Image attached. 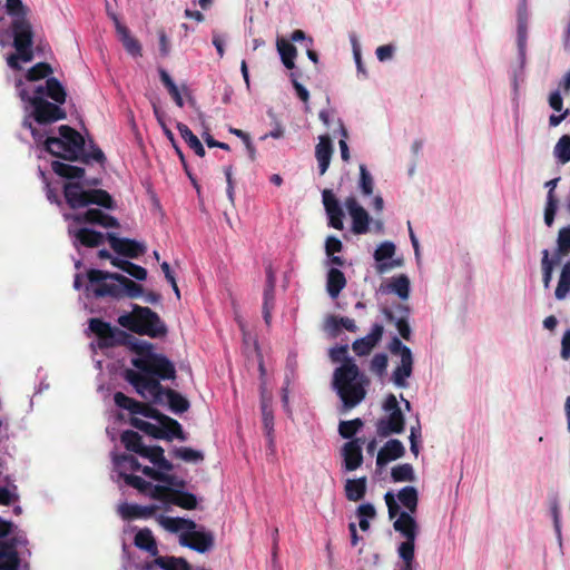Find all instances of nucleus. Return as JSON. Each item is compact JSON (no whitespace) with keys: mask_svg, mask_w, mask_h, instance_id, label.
Wrapping results in <instances>:
<instances>
[{"mask_svg":"<svg viewBox=\"0 0 570 570\" xmlns=\"http://www.w3.org/2000/svg\"><path fill=\"white\" fill-rule=\"evenodd\" d=\"M32 106V118L40 125H48L66 119L67 112L58 104L49 102L42 96L33 95L29 99Z\"/></svg>","mask_w":570,"mask_h":570,"instance_id":"9b49d317","label":"nucleus"},{"mask_svg":"<svg viewBox=\"0 0 570 570\" xmlns=\"http://www.w3.org/2000/svg\"><path fill=\"white\" fill-rule=\"evenodd\" d=\"M13 47L22 61L29 62L33 59V31L29 20H12Z\"/></svg>","mask_w":570,"mask_h":570,"instance_id":"9d476101","label":"nucleus"},{"mask_svg":"<svg viewBox=\"0 0 570 570\" xmlns=\"http://www.w3.org/2000/svg\"><path fill=\"white\" fill-rule=\"evenodd\" d=\"M114 402L118 407L127 410L131 414H136L138 405H139V401L127 396L122 392H116L114 394Z\"/></svg>","mask_w":570,"mask_h":570,"instance_id":"6e6d98bb","label":"nucleus"},{"mask_svg":"<svg viewBox=\"0 0 570 570\" xmlns=\"http://www.w3.org/2000/svg\"><path fill=\"white\" fill-rule=\"evenodd\" d=\"M323 204L328 217V226L342 230L344 228V212L338 200L331 189H324L322 193Z\"/></svg>","mask_w":570,"mask_h":570,"instance_id":"2eb2a0df","label":"nucleus"},{"mask_svg":"<svg viewBox=\"0 0 570 570\" xmlns=\"http://www.w3.org/2000/svg\"><path fill=\"white\" fill-rule=\"evenodd\" d=\"M114 462L117 466L121 468L125 466L128 468L131 471H140L141 464L139 461L130 454H120L115 456Z\"/></svg>","mask_w":570,"mask_h":570,"instance_id":"0e129e2a","label":"nucleus"},{"mask_svg":"<svg viewBox=\"0 0 570 570\" xmlns=\"http://www.w3.org/2000/svg\"><path fill=\"white\" fill-rule=\"evenodd\" d=\"M73 237L80 245L89 248L98 247L105 240V235L102 233L87 227H82L73 232Z\"/></svg>","mask_w":570,"mask_h":570,"instance_id":"c85d7f7f","label":"nucleus"},{"mask_svg":"<svg viewBox=\"0 0 570 570\" xmlns=\"http://www.w3.org/2000/svg\"><path fill=\"white\" fill-rule=\"evenodd\" d=\"M139 455L148 459L163 471H171L174 468L171 462L165 458L164 449L160 445L145 446Z\"/></svg>","mask_w":570,"mask_h":570,"instance_id":"bb28decb","label":"nucleus"},{"mask_svg":"<svg viewBox=\"0 0 570 570\" xmlns=\"http://www.w3.org/2000/svg\"><path fill=\"white\" fill-rule=\"evenodd\" d=\"M87 277L90 284H97L94 289L96 297L138 298L144 294V288L140 284L119 273L90 269L87 273Z\"/></svg>","mask_w":570,"mask_h":570,"instance_id":"20e7f679","label":"nucleus"},{"mask_svg":"<svg viewBox=\"0 0 570 570\" xmlns=\"http://www.w3.org/2000/svg\"><path fill=\"white\" fill-rule=\"evenodd\" d=\"M111 265L114 267H117L121 269L122 272L129 274L131 277H134L137 281H145L147 278V271L146 268L134 264L127 259L121 258H111Z\"/></svg>","mask_w":570,"mask_h":570,"instance_id":"f704fd0d","label":"nucleus"},{"mask_svg":"<svg viewBox=\"0 0 570 570\" xmlns=\"http://www.w3.org/2000/svg\"><path fill=\"white\" fill-rule=\"evenodd\" d=\"M159 76H160V80H161L163 85L168 90V94L170 95V97L173 98L175 104L179 108L184 107V100H183V97H181L180 89L174 82V80L171 79L169 73L165 69H159Z\"/></svg>","mask_w":570,"mask_h":570,"instance_id":"37998d69","label":"nucleus"},{"mask_svg":"<svg viewBox=\"0 0 570 570\" xmlns=\"http://www.w3.org/2000/svg\"><path fill=\"white\" fill-rule=\"evenodd\" d=\"M106 238L112 250L125 257L138 258L147 250L144 243L130 238H121L114 233H108Z\"/></svg>","mask_w":570,"mask_h":570,"instance_id":"f8f14e48","label":"nucleus"},{"mask_svg":"<svg viewBox=\"0 0 570 570\" xmlns=\"http://www.w3.org/2000/svg\"><path fill=\"white\" fill-rule=\"evenodd\" d=\"M384 332V327L382 324L375 323L372 326L371 332L356 341L353 342L352 348L358 356H365L370 354L373 347L381 341Z\"/></svg>","mask_w":570,"mask_h":570,"instance_id":"6ab92c4d","label":"nucleus"},{"mask_svg":"<svg viewBox=\"0 0 570 570\" xmlns=\"http://www.w3.org/2000/svg\"><path fill=\"white\" fill-rule=\"evenodd\" d=\"M557 245L556 256L559 261L562 256H567L570 253V226L562 227L559 230Z\"/></svg>","mask_w":570,"mask_h":570,"instance_id":"8fccbe9b","label":"nucleus"},{"mask_svg":"<svg viewBox=\"0 0 570 570\" xmlns=\"http://www.w3.org/2000/svg\"><path fill=\"white\" fill-rule=\"evenodd\" d=\"M360 188L363 195H371L374 188V180L365 165L360 166Z\"/></svg>","mask_w":570,"mask_h":570,"instance_id":"680f3d73","label":"nucleus"},{"mask_svg":"<svg viewBox=\"0 0 570 570\" xmlns=\"http://www.w3.org/2000/svg\"><path fill=\"white\" fill-rule=\"evenodd\" d=\"M116 30L126 51L134 57H140L141 46L139 41L130 35L129 29L119 21H116Z\"/></svg>","mask_w":570,"mask_h":570,"instance_id":"c756f323","label":"nucleus"},{"mask_svg":"<svg viewBox=\"0 0 570 570\" xmlns=\"http://www.w3.org/2000/svg\"><path fill=\"white\" fill-rule=\"evenodd\" d=\"M384 500L389 518L394 519L399 515L393 523L394 530L405 539L397 547V554L402 560L400 570H415V541L419 533V524L406 511H400V505L396 503L392 492H386Z\"/></svg>","mask_w":570,"mask_h":570,"instance_id":"f03ea898","label":"nucleus"},{"mask_svg":"<svg viewBox=\"0 0 570 570\" xmlns=\"http://www.w3.org/2000/svg\"><path fill=\"white\" fill-rule=\"evenodd\" d=\"M405 419L401 410L393 411L387 417H382L376 423V432L381 438L391 434H400L404 431Z\"/></svg>","mask_w":570,"mask_h":570,"instance_id":"f3484780","label":"nucleus"},{"mask_svg":"<svg viewBox=\"0 0 570 570\" xmlns=\"http://www.w3.org/2000/svg\"><path fill=\"white\" fill-rule=\"evenodd\" d=\"M157 505H138L130 503H122L118 507V513L124 520H132V519H141L151 517L156 510Z\"/></svg>","mask_w":570,"mask_h":570,"instance_id":"393cba45","label":"nucleus"},{"mask_svg":"<svg viewBox=\"0 0 570 570\" xmlns=\"http://www.w3.org/2000/svg\"><path fill=\"white\" fill-rule=\"evenodd\" d=\"M179 543L183 547L204 553L213 548L214 535L206 531H186L180 534Z\"/></svg>","mask_w":570,"mask_h":570,"instance_id":"ddd939ff","label":"nucleus"},{"mask_svg":"<svg viewBox=\"0 0 570 570\" xmlns=\"http://www.w3.org/2000/svg\"><path fill=\"white\" fill-rule=\"evenodd\" d=\"M363 424V421L358 417L351 421H342L338 425V432L342 438L352 439Z\"/></svg>","mask_w":570,"mask_h":570,"instance_id":"5fc2aeb1","label":"nucleus"},{"mask_svg":"<svg viewBox=\"0 0 570 570\" xmlns=\"http://www.w3.org/2000/svg\"><path fill=\"white\" fill-rule=\"evenodd\" d=\"M387 355L384 353L375 354L371 361L370 370L379 376H383L387 367Z\"/></svg>","mask_w":570,"mask_h":570,"instance_id":"e2e57ef3","label":"nucleus"},{"mask_svg":"<svg viewBox=\"0 0 570 570\" xmlns=\"http://www.w3.org/2000/svg\"><path fill=\"white\" fill-rule=\"evenodd\" d=\"M570 291V261L567 262L561 271L558 286L556 288V297L563 299Z\"/></svg>","mask_w":570,"mask_h":570,"instance_id":"c03bdc74","label":"nucleus"},{"mask_svg":"<svg viewBox=\"0 0 570 570\" xmlns=\"http://www.w3.org/2000/svg\"><path fill=\"white\" fill-rule=\"evenodd\" d=\"M362 440L353 439L342 448L344 469L348 472L355 471L363 463Z\"/></svg>","mask_w":570,"mask_h":570,"instance_id":"a211bd4d","label":"nucleus"},{"mask_svg":"<svg viewBox=\"0 0 570 570\" xmlns=\"http://www.w3.org/2000/svg\"><path fill=\"white\" fill-rule=\"evenodd\" d=\"M120 441L128 451L137 454H140L146 446L142 443L141 435L132 430L124 431L120 435Z\"/></svg>","mask_w":570,"mask_h":570,"instance_id":"58836bf2","label":"nucleus"},{"mask_svg":"<svg viewBox=\"0 0 570 570\" xmlns=\"http://www.w3.org/2000/svg\"><path fill=\"white\" fill-rule=\"evenodd\" d=\"M154 564L163 570H189L190 566L184 558L177 557H157Z\"/></svg>","mask_w":570,"mask_h":570,"instance_id":"ea45409f","label":"nucleus"},{"mask_svg":"<svg viewBox=\"0 0 570 570\" xmlns=\"http://www.w3.org/2000/svg\"><path fill=\"white\" fill-rule=\"evenodd\" d=\"M169 503L186 510H193L197 507V498L190 492L174 489Z\"/></svg>","mask_w":570,"mask_h":570,"instance_id":"a19ab883","label":"nucleus"},{"mask_svg":"<svg viewBox=\"0 0 570 570\" xmlns=\"http://www.w3.org/2000/svg\"><path fill=\"white\" fill-rule=\"evenodd\" d=\"M366 493V478L348 479L345 483V495L350 501H360Z\"/></svg>","mask_w":570,"mask_h":570,"instance_id":"473e14b6","label":"nucleus"},{"mask_svg":"<svg viewBox=\"0 0 570 570\" xmlns=\"http://www.w3.org/2000/svg\"><path fill=\"white\" fill-rule=\"evenodd\" d=\"M118 323L138 335H147L153 338L164 337L168 328L159 315L147 306L132 305L130 313L120 315Z\"/></svg>","mask_w":570,"mask_h":570,"instance_id":"39448f33","label":"nucleus"},{"mask_svg":"<svg viewBox=\"0 0 570 570\" xmlns=\"http://www.w3.org/2000/svg\"><path fill=\"white\" fill-rule=\"evenodd\" d=\"M385 289L395 293L401 299H407L410 295V279L406 275L401 274L397 277H393Z\"/></svg>","mask_w":570,"mask_h":570,"instance_id":"4c0bfd02","label":"nucleus"},{"mask_svg":"<svg viewBox=\"0 0 570 570\" xmlns=\"http://www.w3.org/2000/svg\"><path fill=\"white\" fill-rule=\"evenodd\" d=\"M346 277L338 268H330L326 275V291L331 298L335 299L346 286Z\"/></svg>","mask_w":570,"mask_h":570,"instance_id":"a878e982","label":"nucleus"},{"mask_svg":"<svg viewBox=\"0 0 570 570\" xmlns=\"http://www.w3.org/2000/svg\"><path fill=\"white\" fill-rule=\"evenodd\" d=\"M130 423L136 429L151 435L155 439L167 436V433H165L160 428L141 419L131 417Z\"/></svg>","mask_w":570,"mask_h":570,"instance_id":"de8ad7c7","label":"nucleus"},{"mask_svg":"<svg viewBox=\"0 0 570 570\" xmlns=\"http://www.w3.org/2000/svg\"><path fill=\"white\" fill-rule=\"evenodd\" d=\"M134 542L137 548L147 551L151 556L156 557L158 554L157 542L150 529H140L136 533Z\"/></svg>","mask_w":570,"mask_h":570,"instance_id":"7c9ffc66","label":"nucleus"},{"mask_svg":"<svg viewBox=\"0 0 570 570\" xmlns=\"http://www.w3.org/2000/svg\"><path fill=\"white\" fill-rule=\"evenodd\" d=\"M558 259H550L549 258V250L543 249L542 250V261H541V267H542V282L546 288L550 286V282L552 279V273L554 264L558 263Z\"/></svg>","mask_w":570,"mask_h":570,"instance_id":"603ef678","label":"nucleus"},{"mask_svg":"<svg viewBox=\"0 0 570 570\" xmlns=\"http://www.w3.org/2000/svg\"><path fill=\"white\" fill-rule=\"evenodd\" d=\"M413 372V356H409V353H405L403 358L401 360V364L396 366L392 374L393 383L399 387H406V380L412 375Z\"/></svg>","mask_w":570,"mask_h":570,"instance_id":"cd10ccee","label":"nucleus"},{"mask_svg":"<svg viewBox=\"0 0 570 570\" xmlns=\"http://www.w3.org/2000/svg\"><path fill=\"white\" fill-rule=\"evenodd\" d=\"M404 454L405 448L403 443L397 439H391L379 451L376 456V465L382 468L390 461L403 458Z\"/></svg>","mask_w":570,"mask_h":570,"instance_id":"4be33fe9","label":"nucleus"},{"mask_svg":"<svg viewBox=\"0 0 570 570\" xmlns=\"http://www.w3.org/2000/svg\"><path fill=\"white\" fill-rule=\"evenodd\" d=\"M527 37H528V21H518V50L521 63H524L525 60V49H527Z\"/></svg>","mask_w":570,"mask_h":570,"instance_id":"4d7b16f0","label":"nucleus"},{"mask_svg":"<svg viewBox=\"0 0 570 570\" xmlns=\"http://www.w3.org/2000/svg\"><path fill=\"white\" fill-rule=\"evenodd\" d=\"M28 544L26 532H17L7 541H0V570H19L21 558L18 549Z\"/></svg>","mask_w":570,"mask_h":570,"instance_id":"1a4fd4ad","label":"nucleus"},{"mask_svg":"<svg viewBox=\"0 0 570 570\" xmlns=\"http://www.w3.org/2000/svg\"><path fill=\"white\" fill-rule=\"evenodd\" d=\"M51 169L56 175L67 179H80L86 173L82 167L69 165L59 160H53L51 163Z\"/></svg>","mask_w":570,"mask_h":570,"instance_id":"2f4dec72","label":"nucleus"},{"mask_svg":"<svg viewBox=\"0 0 570 570\" xmlns=\"http://www.w3.org/2000/svg\"><path fill=\"white\" fill-rule=\"evenodd\" d=\"M89 330L98 337L100 348L124 345L139 355L131 360V364L140 372L154 374L163 380L175 379L174 364L166 356L154 353V345L150 342L139 340L98 317L89 320Z\"/></svg>","mask_w":570,"mask_h":570,"instance_id":"f257e3e1","label":"nucleus"},{"mask_svg":"<svg viewBox=\"0 0 570 570\" xmlns=\"http://www.w3.org/2000/svg\"><path fill=\"white\" fill-rule=\"evenodd\" d=\"M397 498L403 507L407 510L406 513H415L417 510L419 494L414 487H404L399 491Z\"/></svg>","mask_w":570,"mask_h":570,"instance_id":"e433bc0d","label":"nucleus"},{"mask_svg":"<svg viewBox=\"0 0 570 570\" xmlns=\"http://www.w3.org/2000/svg\"><path fill=\"white\" fill-rule=\"evenodd\" d=\"M140 471L148 478L164 482L167 484H174V476L167 473H164L161 471H157L154 468L150 466H141Z\"/></svg>","mask_w":570,"mask_h":570,"instance_id":"69168bd1","label":"nucleus"},{"mask_svg":"<svg viewBox=\"0 0 570 570\" xmlns=\"http://www.w3.org/2000/svg\"><path fill=\"white\" fill-rule=\"evenodd\" d=\"M262 414H263V424L264 429L266 431V436L268 439V445L269 449L273 451L274 445V439H273V431H274V419L271 414V411L268 410V406L265 402L262 403Z\"/></svg>","mask_w":570,"mask_h":570,"instance_id":"bf43d9fd","label":"nucleus"},{"mask_svg":"<svg viewBox=\"0 0 570 570\" xmlns=\"http://www.w3.org/2000/svg\"><path fill=\"white\" fill-rule=\"evenodd\" d=\"M174 455L186 462H200L204 460V454L200 451L187 446L175 449Z\"/></svg>","mask_w":570,"mask_h":570,"instance_id":"13d9d810","label":"nucleus"},{"mask_svg":"<svg viewBox=\"0 0 570 570\" xmlns=\"http://www.w3.org/2000/svg\"><path fill=\"white\" fill-rule=\"evenodd\" d=\"M52 73V68L47 62H38L32 66L27 72V79L29 81H38L45 78H50L49 76Z\"/></svg>","mask_w":570,"mask_h":570,"instance_id":"3c124183","label":"nucleus"},{"mask_svg":"<svg viewBox=\"0 0 570 570\" xmlns=\"http://www.w3.org/2000/svg\"><path fill=\"white\" fill-rule=\"evenodd\" d=\"M17 532H23L12 521L4 520L0 517V541H7Z\"/></svg>","mask_w":570,"mask_h":570,"instance_id":"774afa93","label":"nucleus"},{"mask_svg":"<svg viewBox=\"0 0 570 570\" xmlns=\"http://www.w3.org/2000/svg\"><path fill=\"white\" fill-rule=\"evenodd\" d=\"M164 395L167 397L168 406L171 412L181 414L188 411L190 406L189 401L177 391L173 389H165Z\"/></svg>","mask_w":570,"mask_h":570,"instance_id":"c9c22d12","label":"nucleus"},{"mask_svg":"<svg viewBox=\"0 0 570 570\" xmlns=\"http://www.w3.org/2000/svg\"><path fill=\"white\" fill-rule=\"evenodd\" d=\"M177 130L179 131L181 138L185 140V142L189 146L190 149L194 150V153L199 156L204 157L206 151L198 139V137L189 129V127L183 122H177Z\"/></svg>","mask_w":570,"mask_h":570,"instance_id":"72a5a7b5","label":"nucleus"},{"mask_svg":"<svg viewBox=\"0 0 570 570\" xmlns=\"http://www.w3.org/2000/svg\"><path fill=\"white\" fill-rule=\"evenodd\" d=\"M345 206L352 217L353 233L357 235L367 233L370 223L367 212L357 203L355 197L346 198Z\"/></svg>","mask_w":570,"mask_h":570,"instance_id":"4468645a","label":"nucleus"},{"mask_svg":"<svg viewBox=\"0 0 570 570\" xmlns=\"http://www.w3.org/2000/svg\"><path fill=\"white\" fill-rule=\"evenodd\" d=\"M63 196L71 209L83 208L89 205H97L106 209H114L115 202L111 195L105 189L85 190L80 183H66Z\"/></svg>","mask_w":570,"mask_h":570,"instance_id":"0eeeda50","label":"nucleus"},{"mask_svg":"<svg viewBox=\"0 0 570 570\" xmlns=\"http://www.w3.org/2000/svg\"><path fill=\"white\" fill-rule=\"evenodd\" d=\"M36 96L46 95L53 100L55 104L62 105L66 102L67 92L62 83L55 77L48 78L45 86H38L35 89Z\"/></svg>","mask_w":570,"mask_h":570,"instance_id":"412c9836","label":"nucleus"},{"mask_svg":"<svg viewBox=\"0 0 570 570\" xmlns=\"http://www.w3.org/2000/svg\"><path fill=\"white\" fill-rule=\"evenodd\" d=\"M125 379L129 382L141 397H147V393L153 397L154 402H161L165 387L160 384V377L154 374L136 372L127 370Z\"/></svg>","mask_w":570,"mask_h":570,"instance_id":"6e6552de","label":"nucleus"},{"mask_svg":"<svg viewBox=\"0 0 570 570\" xmlns=\"http://www.w3.org/2000/svg\"><path fill=\"white\" fill-rule=\"evenodd\" d=\"M391 476L394 482H412L414 481V470L410 463L396 465L391 471Z\"/></svg>","mask_w":570,"mask_h":570,"instance_id":"09e8293b","label":"nucleus"},{"mask_svg":"<svg viewBox=\"0 0 570 570\" xmlns=\"http://www.w3.org/2000/svg\"><path fill=\"white\" fill-rule=\"evenodd\" d=\"M395 254V245L392 242L382 243L374 252V258L379 263L377 272L383 274L387 271H391L394 267L401 266V259H392L391 262H385L391 259Z\"/></svg>","mask_w":570,"mask_h":570,"instance_id":"aec40b11","label":"nucleus"},{"mask_svg":"<svg viewBox=\"0 0 570 570\" xmlns=\"http://www.w3.org/2000/svg\"><path fill=\"white\" fill-rule=\"evenodd\" d=\"M275 276L269 266L266 271V287L264 289V303H263V317L266 325L271 324L272 314L271 311L275 306L274 297Z\"/></svg>","mask_w":570,"mask_h":570,"instance_id":"5701e85b","label":"nucleus"},{"mask_svg":"<svg viewBox=\"0 0 570 570\" xmlns=\"http://www.w3.org/2000/svg\"><path fill=\"white\" fill-rule=\"evenodd\" d=\"M72 219L77 224H97L105 228H118L120 226L117 218L97 208H90L83 214H76Z\"/></svg>","mask_w":570,"mask_h":570,"instance_id":"dca6fc26","label":"nucleus"},{"mask_svg":"<svg viewBox=\"0 0 570 570\" xmlns=\"http://www.w3.org/2000/svg\"><path fill=\"white\" fill-rule=\"evenodd\" d=\"M368 377L361 372L353 358H346L333 373V389L345 409H353L366 396Z\"/></svg>","mask_w":570,"mask_h":570,"instance_id":"7ed1b4c3","label":"nucleus"},{"mask_svg":"<svg viewBox=\"0 0 570 570\" xmlns=\"http://www.w3.org/2000/svg\"><path fill=\"white\" fill-rule=\"evenodd\" d=\"M7 13L12 17V20H27L29 9L22 3L21 0H6Z\"/></svg>","mask_w":570,"mask_h":570,"instance_id":"a18cd8bd","label":"nucleus"},{"mask_svg":"<svg viewBox=\"0 0 570 570\" xmlns=\"http://www.w3.org/2000/svg\"><path fill=\"white\" fill-rule=\"evenodd\" d=\"M554 155L561 164L570 161V136L563 135L554 147Z\"/></svg>","mask_w":570,"mask_h":570,"instance_id":"864d4df0","label":"nucleus"},{"mask_svg":"<svg viewBox=\"0 0 570 570\" xmlns=\"http://www.w3.org/2000/svg\"><path fill=\"white\" fill-rule=\"evenodd\" d=\"M160 424L163 425V431L167 433V436L161 438L163 440L170 441L173 438H176L178 440L185 441L186 435L183 431V428L178 421L175 419H171L169 416H164V420H161Z\"/></svg>","mask_w":570,"mask_h":570,"instance_id":"79ce46f5","label":"nucleus"},{"mask_svg":"<svg viewBox=\"0 0 570 570\" xmlns=\"http://www.w3.org/2000/svg\"><path fill=\"white\" fill-rule=\"evenodd\" d=\"M136 414H140L145 417L156 420L159 423L161 422V420H164V416H166L165 414L159 412L157 409L153 407L149 404L142 403V402H139Z\"/></svg>","mask_w":570,"mask_h":570,"instance_id":"338daca9","label":"nucleus"},{"mask_svg":"<svg viewBox=\"0 0 570 570\" xmlns=\"http://www.w3.org/2000/svg\"><path fill=\"white\" fill-rule=\"evenodd\" d=\"M119 476L125 481L127 485L138 490L142 494H147L148 490L151 488L150 482L144 480L138 475L127 474L126 472L120 471Z\"/></svg>","mask_w":570,"mask_h":570,"instance_id":"49530a36","label":"nucleus"},{"mask_svg":"<svg viewBox=\"0 0 570 570\" xmlns=\"http://www.w3.org/2000/svg\"><path fill=\"white\" fill-rule=\"evenodd\" d=\"M173 490L174 489L166 487V485H159V484L153 485L151 484V488L148 490L147 494L154 500L169 503V499L171 498Z\"/></svg>","mask_w":570,"mask_h":570,"instance_id":"052dcab7","label":"nucleus"},{"mask_svg":"<svg viewBox=\"0 0 570 570\" xmlns=\"http://www.w3.org/2000/svg\"><path fill=\"white\" fill-rule=\"evenodd\" d=\"M59 137H47L43 149L57 158L77 161L85 149V138L68 125L59 127Z\"/></svg>","mask_w":570,"mask_h":570,"instance_id":"423d86ee","label":"nucleus"},{"mask_svg":"<svg viewBox=\"0 0 570 570\" xmlns=\"http://www.w3.org/2000/svg\"><path fill=\"white\" fill-rule=\"evenodd\" d=\"M333 154L332 140L328 136H321L315 148V156L318 161L320 175H324L330 166Z\"/></svg>","mask_w":570,"mask_h":570,"instance_id":"b1692460","label":"nucleus"}]
</instances>
